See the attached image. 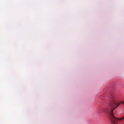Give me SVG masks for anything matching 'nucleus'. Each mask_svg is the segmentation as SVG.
<instances>
[{
	"label": "nucleus",
	"instance_id": "nucleus-1",
	"mask_svg": "<svg viewBox=\"0 0 124 124\" xmlns=\"http://www.w3.org/2000/svg\"><path fill=\"white\" fill-rule=\"evenodd\" d=\"M111 101H109V103L107 104V109L108 113L110 115V120L111 124H118V122L123 121L124 120V116L120 118H117L114 116V113L113 111L115 110V108H118L119 107L121 103H119L114 99H112L113 96L110 95ZM121 103L124 104V102H121Z\"/></svg>",
	"mask_w": 124,
	"mask_h": 124
}]
</instances>
